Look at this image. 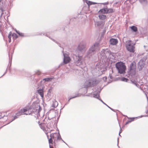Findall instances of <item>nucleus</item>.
<instances>
[{
    "instance_id": "obj_1",
    "label": "nucleus",
    "mask_w": 148,
    "mask_h": 148,
    "mask_svg": "<svg viewBox=\"0 0 148 148\" xmlns=\"http://www.w3.org/2000/svg\"><path fill=\"white\" fill-rule=\"evenodd\" d=\"M40 110V107L38 103H34L32 105V108L29 106H27L21 110L17 114L18 116L22 115H30L33 113L35 114L39 113Z\"/></svg>"
},
{
    "instance_id": "obj_2",
    "label": "nucleus",
    "mask_w": 148,
    "mask_h": 148,
    "mask_svg": "<svg viewBox=\"0 0 148 148\" xmlns=\"http://www.w3.org/2000/svg\"><path fill=\"white\" fill-rule=\"evenodd\" d=\"M99 44V43H95L93 44L89 49L87 53V56L90 57L92 55L95 54L96 52L100 49Z\"/></svg>"
},
{
    "instance_id": "obj_3",
    "label": "nucleus",
    "mask_w": 148,
    "mask_h": 148,
    "mask_svg": "<svg viewBox=\"0 0 148 148\" xmlns=\"http://www.w3.org/2000/svg\"><path fill=\"white\" fill-rule=\"evenodd\" d=\"M78 53V50L75 51L74 52L73 56L74 59L75 60V64L77 66L81 65L82 61V56H80Z\"/></svg>"
},
{
    "instance_id": "obj_4",
    "label": "nucleus",
    "mask_w": 148,
    "mask_h": 148,
    "mask_svg": "<svg viewBox=\"0 0 148 148\" xmlns=\"http://www.w3.org/2000/svg\"><path fill=\"white\" fill-rule=\"evenodd\" d=\"M116 67L120 74H123L125 73L126 67L123 63L121 62L117 63Z\"/></svg>"
},
{
    "instance_id": "obj_5",
    "label": "nucleus",
    "mask_w": 148,
    "mask_h": 148,
    "mask_svg": "<svg viewBox=\"0 0 148 148\" xmlns=\"http://www.w3.org/2000/svg\"><path fill=\"white\" fill-rule=\"evenodd\" d=\"M134 44L132 43L131 41L127 40L126 41V47L127 50L130 52L133 53L135 51Z\"/></svg>"
},
{
    "instance_id": "obj_6",
    "label": "nucleus",
    "mask_w": 148,
    "mask_h": 148,
    "mask_svg": "<svg viewBox=\"0 0 148 148\" xmlns=\"http://www.w3.org/2000/svg\"><path fill=\"white\" fill-rule=\"evenodd\" d=\"M136 71V65L133 63H132L130 66V70L128 72L130 76L134 77L135 76Z\"/></svg>"
},
{
    "instance_id": "obj_7",
    "label": "nucleus",
    "mask_w": 148,
    "mask_h": 148,
    "mask_svg": "<svg viewBox=\"0 0 148 148\" xmlns=\"http://www.w3.org/2000/svg\"><path fill=\"white\" fill-rule=\"evenodd\" d=\"M78 49L79 51L82 52H84L86 51V43L84 42H80L78 47Z\"/></svg>"
},
{
    "instance_id": "obj_8",
    "label": "nucleus",
    "mask_w": 148,
    "mask_h": 148,
    "mask_svg": "<svg viewBox=\"0 0 148 148\" xmlns=\"http://www.w3.org/2000/svg\"><path fill=\"white\" fill-rule=\"evenodd\" d=\"M64 56L63 62L65 64H67L71 60V59L69 57V54L66 53H63Z\"/></svg>"
},
{
    "instance_id": "obj_9",
    "label": "nucleus",
    "mask_w": 148,
    "mask_h": 148,
    "mask_svg": "<svg viewBox=\"0 0 148 148\" xmlns=\"http://www.w3.org/2000/svg\"><path fill=\"white\" fill-rule=\"evenodd\" d=\"M144 63L143 60H140L138 62V68L139 71L141 70L144 67Z\"/></svg>"
},
{
    "instance_id": "obj_10",
    "label": "nucleus",
    "mask_w": 148,
    "mask_h": 148,
    "mask_svg": "<svg viewBox=\"0 0 148 148\" xmlns=\"http://www.w3.org/2000/svg\"><path fill=\"white\" fill-rule=\"evenodd\" d=\"M110 42L111 45H114L117 44L118 41L117 39L112 38L110 39Z\"/></svg>"
},
{
    "instance_id": "obj_11",
    "label": "nucleus",
    "mask_w": 148,
    "mask_h": 148,
    "mask_svg": "<svg viewBox=\"0 0 148 148\" xmlns=\"http://www.w3.org/2000/svg\"><path fill=\"white\" fill-rule=\"evenodd\" d=\"M91 85V82L90 80L87 81L85 83L84 87L87 88L89 87Z\"/></svg>"
},
{
    "instance_id": "obj_12",
    "label": "nucleus",
    "mask_w": 148,
    "mask_h": 148,
    "mask_svg": "<svg viewBox=\"0 0 148 148\" xmlns=\"http://www.w3.org/2000/svg\"><path fill=\"white\" fill-rule=\"evenodd\" d=\"M107 8H106L101 9L99 12V13L101 12L103 14H107Z\"/></svg>"
},
{
    "instance_id": "obj_13",
    "label": "nucleus",
    "mask_w": 148,
    "mask_h": 148,
    "mask_svg": "<svg viewBox=\"0 0 148 148\" xmlns=\"http://www.w3.org/2000/svg\"><path fill=\"white\" fill-rule=\"evenodd\" d=\"M53 135L52 134H51L50 136H51V138L49 139V147L50 148H53V147H51V144H52V139L53 138L52 137V136Z\"/></svg>"
},
{
    "instance_id": "obj_14",
    "label": "nucleus",
    "mask_w": 148,
    "mask_h": 148,
    "mask_svg": "<svg viewBox=\"0 0 148 148\" xmlns=\"http://www.w3.org/2000/svg\"><path fill=\"white\" fill-rule=\"evenodd\" d=\"M38 93L42 98L43 97V90L42 89L39 90H38Z\"/></svg>"
},
{
    "instance_id": "obj_15",
    "label": "nucleus",
    "mask_w": 148,
    "mask_h": 148,
    "mask_svg": "<svg viewBox=\"0 0 148 148\" xmlns=\"http://www.w3.org/2000/svg\"><path fill=\"white\" fill-rule=\"evenodd\" d=\"M99 17L100 19L102 20L105 19L106 18V16L103 14L100 15H99Z\"/></svg>"
},
{
    "instance_id": "obj_16",
    "label": "nucleus",
    "mask_w": 148,
    "mask_h": 148,
    "mask_svg": "<svg viewBox=\"0 0 148 148\" xmlns=\"http://www.w3.org/2000/svg\"><path fill=\"white\" fill-rule=\"evenodd\" d=\"M101 66V68H100V69L99 71V72H103L106 70V69L105 67H104L103 66Z\"/></svg>"
},
{
    "instance_id": "obj_17",
    "label": "nucleus",
    "mask_w": 148,
    "mask_h": 148,
    "mask_svg": "<svg viewBox=\"0 0 148 148\" xmlns=\"http://www.w3.org/2000/svg\"><path fill=\"white\" fill-rule=\"evenodd\" d=\"M58 105V103L57 101L54 100L53 101V103L52 104V107L55 108Z\"/></svg>"
},
{
    "instance_id": "obj_18",
    "label": "nucleus",
    "mask_w": 148,
    "mask_h": 148,
    "mask_svg": "<svg viewBox=\"0 0 148 148\" xmlns=\"http://www.w3.org/2000/svg\"><path fill=\"white\" fill-rule=\"evenodd\" d=\"M132 30L134 32H136L137 30V28L135 26H133L131 27Z\"/></svg>"
},
{
    "instance_id": "obj_19",
    "label": "nucleus",
    "mask_w": 148,
    "mask_h": 148,
    "mask_svg": "<svg viewBox=\"0 0 148 148\" xmlns=\"http://www.w3.org/2000/svg\"><path fill=\"white\" fill-rule=\"evenodd\" d=\"M86 3L87 4H88V5H91L92 4H95V3H94L88 1H86Z\"/></svg>"
},
{
    "instance_id": "obj_20",
    "label": "nucleus",
    "mask_w": 148,
    "mask_h": 148,
    "mask_svg": "<svg viewBox=\"0 0 148 148\" xmlns=\"http://www.w3.org/2000/svg\"><path fill=\"white\" fill-rule=\"evenodd\" d=\"M113 9L112 8L108 9L107 8V13H112L113 12Z\"/></svg>"
},
{
    "instance_id": "obj_21",
    "label": "nucleus",
    "mask_w": 148,
    "mask_h": 148,
    "mask_svg": "<svg viewBox=\"0 0 148 148\" xmlns=\"http://www.w3.org/2000/svg\"><path fill=\"white\" fill-rule=\"evenodd\" d=\"M140 2L141 3H147V0H139Z\"/></svg>"
},
{
    "instance_id": "obj_22",
    "label": "nucleus",
    "mask_w": 148,
    "mask_h": 148,
    "mask_svg": "<svg viewBox=\"0 0 148 148\" xmlns=\"http://www.w3.org/2000/svg\"><path fill=\"white\" fill-rule=\"evenodd\" d=\"M93 96L94 97L96 98L97 99H98L99 97V95L97 94H94L93 95Z\"/></svg>"
},
{
    "instance_id": "obj_23",
    "label": "nucleus",
    "mask_w": 148,
    "mask_h": 148,
    "mask_svg": "<svg viewBox=\"0 0 148 148\" xmlns=\"http://www.w3.org/2000/svg\"><path fill=\"white\" fill-rule=\"evenodd\" d=\"M105 50L104 49L102 50V51H101V54L102 56H104L105 53Z\"/></svg>"
},
{
    "instance_id": "obj_24",
    "label": "nucleus",
    "mask_w": 148,
    "mask_h": 148,
    "mask_svg": "<svg viewBox=\"0 0 148 148\" xmlns=\"http://www.w3.org/2000/svg\"><path fill=\"white\" fill-rule=\"evenodd\" d=\"M40 127L42 129L44 128V124L43 123H41L39 124Z\"/></svg>"
},
{
    "instance_id": "obj_25",
    "label": "nucleus",
    "mask_w": 148,
    "mask_h": 148,
    "mask_svg": "<svg viewBox=\"0 0 148 148\" xmlns=\"http://www.w3.org/2000/svg\"><path fill=\"white\" fill-rule=\"evenodd\" d=\"M52 79L51 78H45L43 79V80L45 81H49L51 80Z\"/></svg>"
},
{
    "instance_id": "obj_26",
    "label": "nucleus",
    "mask_w": 148,
    "mask_h": 148,
    "mask_svg": "<svg viewBox=\"0 0 148 148\" xmlns=\"http://www.w3.org/2000/svg\"><path fill=\"white\" fill-rule=\"evenodd\" d=\"M121 80L122 81L127 82L128 79L125 78L123 77L121 78Z\"/></svg>"
},
{
    "instance_id": "obj_27",
    "label": "nucleus",
    "mask_w": 148,
    "mask_h": 148,
    "mask_svg": "<svg viewBox=\"0 0 148 148\" xmlns=\"http://www.w3.org/2000/svg\"><path fill=\"white\" fill-rule=\"evenodd\" d=\"M19 111L16 114V116H15L14 117V119L12 120V121H11V122H12V121H13L14 120V119H16L18 116H18V115H17V114H18V113H19Z\"/></svg>"
},
{
    "instance_id": "obj_28",
    "label": "nucleus",
    "mask_w": 148,
    "mask_h": 148,
    "mask_svg": "<svg viewBox=\"0 0 148 148\" xmlns=\"http://www.w3.org/2000/svg\"><path fill=\"white\" fill-rule=\"evenodd\" d=\"M78 96H79L78 95H76V96H74V97H71V98H70L69 99V100H68V101H70V99H72L75 98V97H78Z\"/></svg>"
},
{
    "instance_id": "obj_29",
    "label": "nucleus",
    "mask_w": 148,
    "mask_h": 148,
    "mask_svg": "<svg viewBox=\"0 0 148 148\" xmlns=\"http://www.w3.org/2000/svg\"><path fill=\"white\" fill-rule=\"evenodd\" d=\"M134 119H131V120L130 121H128L126 122L125 124H128L129 122H131V121H134Z\"/></svg>"
},
{
    "instance_id": "obj_30",
    "label": "nucleus",
    "mask_w": 148,
    "mask_h": 148,
    "mask_svg": "<svg viewBox=\"0 0 148 148\" xmlns=\"http://www.w3.org/2000/svg\"><path fill=\"white\" fill-rule=\"evenodd\" d=\"M8 37L9 39L11 38V32H10V33L9 34L8 36Z\"/></svg>"
},
{
    "instance_id": "obj_31",
    "label": "nucleus",
    "mask_w": 148,
    "mask_h": 148,
    "mask_svg": "<svg viewBox=\"0 0 148 148\" xmlns=\"http://www.w3.org/2000/svg\"><path fill=\"white\" fill-rule=\"evenodd\" d=\"M107 77H103V80L104 81H106L107 79Z\"/></svg>"
},
{
    "instance_id": "obj_32",
    "label": "nucleus",
    "mask_w": 148,
    "mask_h": 148,
    "mask_svg": "<svg viewBox=\"0 0 148 148\" xmlns=\"http://www.w3.org/2000/svg\"><path fill=\"white\" fill-rule=\"evenodd\" d=\"M20 36H23V34L22 33H20V34H19Z\"/></svg>"
},
{
    "instance_id": "obj_33",
    "label": "nucleus",
    "mask_w": 148,
    "mask_h": 148,
    "mask_svg": "<svg viewBox=\"0 0 148 148\" xmlns=\"http://www.w3.org/2000/svg\"><path fill=\"white\" fill-rule=\"evenodd\" d=\"M99 100H100L101 101L102 103H103L104 104H106V103H104V102L103 101H102V100H101V99H99Z\"/></svg>"
},
{
    "instance_id": "obj_34",
    "label": "nucleus",
    "mask_w": 148,
    "mask_h": 148,
    "mask_svg": "<svg viewBox=\"0 0 148 148\" xmlns=\"http://www.w3.org/2000/svg\"><path fill=\"white\" fill-rule=\"evenodd\" d=\"M16 32L18 34H20V33L18 31H17L16 30Z\"/></svg>"
},
{
    "instance_id": "obj_35",
    "label": "nucleus",
    "mask_w": 148,
    "mask_h": 148,
    "mask_svg": "<svg viewBox=\"0 0 148 148\" xmlns=\"http://www.w3.org/2000/svg\"><path fill=\"white\" fill-rule=\"evenodd\" d=\"M11 41V38L9 39V42H10Z\"/></svg>"
},
{
    "instance_id": "obj_36",
    "label": "nucleus",
    "mask_w": 148,
    "mask_h": 148,
    "mask_svg": "<svg viewBox=\"0 0 148 148\" xmlns=\"http://www.w3.org/2000/svg\"><path fill=\"white\" fill-rule=\"evenodd\" d=\"M109 77H110V79H112V77L111 76H110V75H109Z\"/></svg>"
},
{
    "instance_id": "obj_37",
    "label": "nucleus",
    "mask_w": 148,
    "mask_h": 148,
    "mask_svg": "<svg viewBox=\"0 0 148 148\" xmlns=\"http://www.w3.org/2000/svg\"><path fill=\"white\" fill-rule=\"evenodd\" d=\"M109 108H110L111 110H113L112 109V108H110V107H109L108 106V107Z\"/></svg>"
},
{
    "instance_id": "obj_38",
    "label": "nucleus",
    "mask_w": 148,
    "mask_h": 148,
    "mask_svg": "<svg viewBox=\"0 0 148 148\" xmlns=\"http://www.w3.org/2000/svg\"><path fill=\"white\" fill-rule=\"evenodd\" d=\"M37 74L39 75H40V72H39V73H37Z\"/></svg>"
},
{
    "instance_id": "obj_39",
    "label": "nucleus",
    "mask_w": 148,
    "mask_h": 148,
    "mask_svg": "<svg viewBox=\"0 0 148 148\" xmlns=\"http://www.w3.org/2000/svg\"><path fill=\"white\" fill-rule=\"evenodd\" d=\"M14 35H15V36H16V38H17V36H16V34H15Z\"/></svg>"
},
{
    "instance_id": "obj_40",
    "label": "nucleus",
    "mask_w": 148,
    "mask_h": 148,
    "mask_svg": "<svg viewBox=\"0 0 148 148\" xmlns=\"http://www.w3.org/2000/svg\"><path fill=\"white\" fill-rule=\"evenodd\" d=\"M58 139H60V137H59V136H58Z\"/></svg>"
},
{
    "instance_id": "obj_41",
    "label": "nucleus",
    "mask_w": 148,
    "mask_h": 148,
    "mask_svg": "<svg viewBox=\"0 0 148 148\" xmlns=\"http://www.w3.org/2000/svg\"><path fill=\"white\" fill-rule=\"evenodd\" d=\"M105 105H106L107 107H108V105H107V104H106Z\"/></svg>"
},
{
    "instance_id": "obj_42",
    "label": "nucleus",
    "mask_w": 148,
    "mask_h": 148,
    "mask_svg": "<svg viewBox=\"0 0 148 148\" xmlns=\"http://www.w3.org/2000/svg\"><path fill=\"white\" fill-rule=\"evenodd\" d=\"M2 0H0V3L1 2V1Z\"/></svg>"
},
{
    "instance_id": "obj_43",
    "label": "nucleus",
    "mask_w": 148,
    "mask_h": 148,
    "mask_svg": "<svg viewBox=\"0 0 148 148\" xmlns=\"http://www.w3.org/2000/svg\"><path fill=\"white\" fill-rule=\"evenodd\" d=\"M120 133H121V132H119V135H120Z\"/></svg>"
}]
</instances>
